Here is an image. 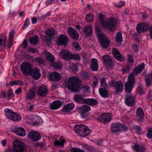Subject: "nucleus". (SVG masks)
<instances>
[{
  "label": "nucleus",
  "mask_w": 152,
  "mask_h": 152,
  "mask_svg": "<svg viewBox=\"0 0 152 152\" xmlns=\"http://www.w3.org/2000/svg\"><path fill=\"white\" fill-rule=\"evenodd\" d=\"M82 82V80L78 77H71L68 80L67 88L73 92H79L81 90L85 94L88 93L90 90L89 86L86 84L81 85Z\"/></svg>",
  "instance_id": "nucleus-1"
},
{
  "label": "nucleus",
  "mask_w": 152,
  "mask_h": 152,
  "mask_svg": "<svg viewBox=\"0 0 152 152\" xmlns=\"http://www.w3.org/2000/svg\"><path fill=\"white\" fill-rule=\"evenodd\" d=\"M74 130L81 136L85 137L91 132L87 127L83 125H77L74 128Z\"/></svg>",
  "instance_id": "nucleus-2"
},
{
  "label": "nucleus",
  "mask_w": 152,
  "mask_h": 152,
  "mask_svg": "<svg viewBox=\"0 0 152 152\" xmlns=\"http://www.w3.org/2000/svg\"><path fill=\"white\" fill-rule=\"evenodd\" d=\"M26 151V147L24 143L18 140L13 142L12 147L13 152H25Z\"/></svg>",
  "instance_id": "nucleus-3"
},
{
  "label": "nucleus",
  "mask_w": 152,
  "mask_h": 152,
  "mask_svg": "<svg viewBox=\"0 0 152 152\" xmlns=\"http://www.w3.org/2000/svg\"><path fill=\"white\" fill-rule=\"evenodd\" d=\"M117 20L113 18H110L107 20L105 23V26L107 30L109 31H114L116 27Z\"/></svg>",
  "instance_id": "nucleus-4"
},
{
  "label": "nucleus",
  "mask_w": 152,
  "mask_h": 152,
  "mask_svg": "<svg viewBox=\"0 0 152 152\" xmlns=\"http://www.w3.org/2000/svg\"><path fill=\"white\" fill-rule=\"evenodd\" d=\"M21 70L23 74L29 75L32 69V66L29 63L23 62L20 66Z\"/></svg>",
  "instance_id": "nucleus-5"
},
{
  "label": "nucleus",
  "mask_w": 152,
  "mask_h": 152,
  "mask_svg": "<svg viewBox=\"0 0 152 152\" xmlns=\"http://www.w3.org/2000/svg\"><path fill=\"white\" fill-rule=\"evenodd\" d=\"M111 83L112 86L115 88V94L123 92L124 88V84L121 81H118L115 83L112 82H111Z\"/></svg>",
  "instance_id": "nucleus-6"
},
{
  "label": "nucleus",
  "mask_w": 152,
  "mask_h": 152,
  "mask_svg": "<svg viewBox=\"0 0 152 152\" xmlns=\"http://www.w3.org/2000/svg\"><path fill=\"white\" fill-rule=\"evenodd\" d=\"M28 136L30 139L34 142H36L40 140L41 138L40 134L34 130L30 131L28 134Z\"/></svg>",
  "instance_id": "nucleus-7"
},
{
  "label": "nucleus",
  "mask_w": 152,
  "mask_h": 152,
  "mask_svg": "<svg viewBox=\"0 0 152 152\" xmlns=\"http://www.w3.org/2000/svg\"><path fill=\"white\" fill-rule=\"evenodd\" d=\"M48 93V89L46 86L43 85L39 87L37 91V94L39 97H44Z\"/></svg>",
  "instance_id": "nucleus-8"
},
{
  "label": "nucleus",
  "mask_w": 152,
  "mask_h": 152,
  "mask_svg": "<svg viewBox=\"0 0 152 152\" xmlns=\"http://www.w3.org/2000/svg\"><path fill=\"white\" fill-rule=\"evenodd\" d=\"M102 47L104 48H107L109 46L110 42V39L105 35L100 37L98 38Z\"/></svg>",
  "instance_id": "nucleus-9"
},
{
  "label": "nucleus",
  "mask_w": 152,
  "mask_h": 152,
  "mask_svg": "<svg viewBox=\"0 0 152 152\" xmlns=\"http://www.w3.org/2000/svg\"><path fill=\"white\" fill-rule=\"evenodd\" d=\"M112 118L111 115L110 114L105 113L98 117V119L100 122L105 124L110 121Z\"/></svg>",
  "instance_id": "nucleus-10"
},
{
  "label": "nucleus",
  "mask_w": 152,
  "mask_h": 152,
  "mask_svg": "<svg viewBox=\"0 0 152 152\" xmlns=\"http://www.w3.org/2000/svg\"><path fill=\"white\" fill-rule=\"evenodd\" d=\"M125 102L128 106L133 107L135 104V99L132 95H127L125 98Z\"/></svg>",
  "instance_id": "nucleus-11"
},
{
  "label": "nucleus",
  "mask_w": 152,
  "mask_h": 152,
  "mask_svg": "<svg viewBox=\"0 0 152 152\" xmlns=\"http://www.w3.org/2000/svg\"><path fill=\"white\" fill-rule=\"evenodd\" d=\"M68 42V37L65 35L62 34L59 36L57 44L58 45L61 46L63 45H66Z\"/></svg>",
  "instance_id": "nucleus-12"
},
{
  "label": "nucleus",
  "mask_w": 152,
  "mask_h": 152,
  "mask_svg": "<svg viewBox=\"0 0 152 152\" xmlns=\"http://www.w3.org/2000/svg\"><path fill=\"white\" fill-rule=\"evenodd\" d=\"M68 32L71 37L74 40L77 39L79 37L78 31L75 29L69 27L67 30Z\"/></svg>",
  "instance_id": "nucleus-13"
},
{
  "label": "nucleus",
  "mask_w": 152,
  "mask_h": 152,
  "mask_svg": "<svg viewBox=\"0 0 152 152\" xmlns=\"http://www.w3.org/2000/svg\"><path fill=\"white\" fill-rule=\"evenodd\" d=\"M112 53L115 59L121 61H124V57L121 54L118 50L116 48H113L112 49Z\"/></svg>",
  "instance_id": "nucleus-14"
},
{
  "label": "nucleus",
  "mask_w": 152,
  "mask_h": 152,
  "mask_svg": "<svg viewBox=\"0 0 152 152\" xmlns=\"http://www.w3.org/2000/svg\"><path fill=\"white\" fill-rule=\"evenodd\" d=\"M136 29L139 33L141 34L147 31L148 29V26L146 23L138 24L137 25Z\"/></svg>",
  "instance_id": "nucleus-15"
},
{
  "label": "nucleus",
  "mask_w": 152,
  "mask_h": 152,
  "mask_svg": "<svg viewBox=\"0 0 152 152\" xmlns=\"http://www.w3.org/2000/svg\"><path fill=\"white\" fill-rule=\"evenodd\" d=\"M71 52L68 50L62 49L58 53L61 58L66 60H69Z\"/></svg>",
  "instance_id": "nucleus-16"
},
{
  "label": "nucleus",
  "mask_w": 152,
  "mask_h": 152,
  "mask_svg": "<svg viewBox=\"0 0 152 152\" xmlns=\"http://www.w3.org/2000/svg\"><path fill=\"white\" fill-rule=\"evenodd\" d=\"M29 75H31L32 77L35 80L39 79L41 76L40 70L37 68H32Z\"/></svg>",
  "instance_id": "nucleus-17"
},
{
  "label": "nucleus",
  "mask_w": 152,
  "mask_h": 152,
  "mask_svg": "<svg viewBox=\"0 0 152 152\" xmlns=\"http://www.w3.org/2000/svg\"><path fill=\"white\" fill-rule=\"evenodd\" d=\"M12 130L13 132L20 136L23 137L26 135V132L22 127L15 128Z\"/></svg>",
  "instance_id": "nucleus-18"
},
{
  "label": "nucleus",
  "mask_w": 152,
  "mask_h": 152,
  "mask_svg": "<svg viewBox=\"0 0 152 152\" xmlns=\"http://www.w3.org/2000/svg\"><path fill=\"white\" fill-rule=\"evenodd\" d=\"M110 129L112 132L115 133L121 131V124L119 123H115L111 124Z\"/></svg>",
  "instance_id": "nucleus-19"
},
{
  "label": "nucleus",
  "mask_w": 152,
  "mask_h": 152,
  "mask_svg": "<svg viewBox=\"0 0 152 152\" xmlns=\"http://www.w3.org/2000/svg\"><path fill=\"white\" fill-rule=\"evenodd\" d=\"M136 116L139 121L140 122L142 121V120L144 116V114L141 107H139L137 109Z\"/></svg>",
  "instance_id": "nucleus-20"
},
{
  "label": "nucleus",
  "mask_w": 152,
  "mask_h": 152,
  "mask_svg": "<svg viewBox=\"0 0 152 152\" xmlns=\"http://www.w3.org/2000/svg\"><path fill=\"white\" fill-rule=\"evenodd\" d=\"M49 78L50 80L58 81L61 80V75L58 72H55L50 74Z\"/></svg>",
  "instance_id": "nucleus-21"
},
{
  "label": "nucleus",
  "mask_w": 152,
  "mask_h": 152,
  "mask_svg": "<svg viewBox=\"0 0 152 152\" xmlns=\"http://www.w3.org/2000/svg\"><path fill=\"white\" fill-rule=\"evenodd\" d=\"M6 37L4 34L0 35V50L4 49L6 45Z\"/></svg>",
  "instance_id": "nucleus-22"
},
{
  "label": "nucleus",
  "mask_w": 152,
  "mask_h": 152,
  "mask_svg": "<svg viewBox=\"0 0 152 152\" xmlns=\"http://www.w3.org/2000/svg\"><path fill=\"white\" fill-rule=\"evenodd\" d=\"M91 69L94 71H97L98 69V65L96 59L93 58L91 60Z\"/></svg>",
  "instance_id": "nucleus-23"
},
{
  "label": "nucleus",
  "mask_w": 152,
  "mask_h": 152,
  "mask_svg": "<svg viewBox=\"0 0 152 152\" xmlns=\"http://www.w3.org/2000/svg\"><path fill=\"white\" fill-rule=\"evenodd\" d=\"M62 102L59 100L53 102L50 105V108L53 110H56L61 106Z\"/></svg>",
  "instance_id": "nucleus-24"
},
{
  "label": "nucleus",
  "mask_w": 152,
  "mask_h": 152,
  "mask_svg": "<svg viewBox=\"0 0 152 152\" xmlns=\"http://www.w3.org/2000/svg\"><path fill=\"white\" fill-rule=\"evenodd\" d=\"M132 148L136 151L137 152H144L145 150L144 145L136 144L133 145Z\"/></svg>",
  "instance_id": "nucleus-25"
},
{
  "label": "nucleus",
  "mask_w": 152,
  "mask_h": 152,
  "mask_svg": "<svg viewBox=\"0 0 152 152\" xmlns=\"http://www.w3.org/2000/svg\"><path fill=\"white\" fill-rule=\"evenodd\" d=\"M86 99L79 94H76L74 97V99L76 102L81 104H85Z\"/></svg>",
  "instance_id": "nucleus-26"
},
{
  "label": "nucleus",
  "mask_w": 152,
  "mask_h": 152,
  "mask_svg": "<svg viewBox=\"0 0 152 152\" xmlns=\"http://www.w3.org/2000/svg\"><path fill=\"white\" fill-rule=\"evenodd\" d=\"M36 93L33 89L29 90L28 93L26 94V99H29L32 100L35 96Z\"/></svg>",
  "instance_id": "nucleus-27"
},
{
  "label": "nucleus",
  "mask_w": 152,
  "mask_h": 152,
  "mask_svg": "<svg viewBox=\"0 0 152 152\" xmlns=\"http://www.w3.org/2000/svg\"><path fill=\"white\" fill-rule=\"evenodd\" d=\"M99 92L100 96L103 98H107L108 96V91L105 88H100Z\"/></svg>",
  "instance_id": "nucleus-28"
},
{
  "label": "nucleus",
  "mask_w": 152,
  "mask_h": 152,
  "mask_svg": "<svg viewBox=\"0 0 152 152\" xmlns=\"http://www.w3.org/2000/svg\"><path fill=\"white\" fill-rule=\"evenodd\" d=\"M74 107V104L72 103L66 104L63 108V111L65 112H69L73 110Z\"/></svg>",
  "instance_id": "nucleus-29"
},
{
  "label": "nucleus",
  "mask_w": 152,
  "mask_h": 152,
  "mask_svg": "<svg viewBox=\"0 0 152 152\" xmlns=\"http://www.w3.org/2000/svg\"><path fill=\"white\" fill-rule=\"evenodd\" d=\"M91 107L88 105L84 104L80 107L79 110L81 113L84 114L89 111L91 110Z\"/></svg>",
  "instance_id": "nucleus-30"
},
{
  "label": "nucleus",
  "mask_w": 152,
  "mask_h": 152,
  "mask_svg": "<svg viewBox=\"0 0 152 152\" xmlns=\"http://www.w3.org/2000/svg\"><path fill=\"white\" fill-rule=\"evenodd\" d=\"M134 84L127 82L125 84V89L126 92L130 93L132 91Z\"/></svg>",
  "instance_id": "nucleus-31"
},
{
  "label": "nucleus",
  "mask_w": 152,
  "mask_h": 152,
  "mask_svg": "<svg viewBox=\"0 0 152 152\" xmlns=\"http://www.w3.org/2000/svg\"><path fill=\"white\" fill-rule=\"evenodd\" d=\"M83 32L88 36H90L92 34V27L89 25H86L84 27Z\"/></svg>",
  "instance_id": "nucleus-32"
},
{
  "label": "nucleus",
  "mask_w": 152,
  "mask_h": 152,
  "mask_svg": "<svg viewBox=\"0 0 152 152\" xmlns=\"http://www.w3.org/2000/svg\"><path fill=\"white\" fill-rule=\"evenodd\" d=\"M145 66V64L144 63H142L141 65L137 66L133 71L134 73L137 74L140 73L143 70Z\"/></svg>",
  "instance_id": "nucleus-33"
},
{
  "label": "nucleus",
  "mask_w": 152,
  "mask_h": 152,
  "mask_svg": "<svg viewBox=\"0 0 152 152\" xmlns=\"http://www.w3.org/2000/svg\"><path fill=\"white\" fill-rule=\"evenodd\" d=\"M79 75L80 78L85 80H88L90 77V74L86 71L80 72Z\"/></svg>",
  "instance_id": "nucleus-34"
},
{
  "label": "nucleus",
  "mask_w": 152,
  "mask_h": 152,
  "mask_svg": "<svg viewBox=\"0 0 152 152\" xmlns=\"http://www.w3.org/2000/svg\"><path fill=\"white\" fill-rule=\"evenodd\" d=\"M45 57L47 60L51 62L54 61L55 57L53 55L47 51H45Z\"/></svg>",
  "instance_id": "nucleus-35"
},
{
  "label": "nucleus",
  "mask_w": 152,
  "mask_h": 152,
  "mask_svg": "<svg viewBox=\"0 0 152 152\" xmlns=\"http://www.w3.org/2000/svg\"><path fill=\"white\" fill-rule=\"evenodd\" d=\"M98 103V101L94 99H86L85 104L94 105H96Z\"/></svg>",
  "instance_id": "nucleus-36"
},
{
  "label": "nucleus",
  "mask_w": 152,
  "mask_h": 152,
  "mask_svg": "<svg viewBox=\"0 0 152 152\" xmlns=\"http://www.w3.org/2000/svg\"><path fill=\"white\" fill-rule=\"evenodd\" d=\"M38 37L36 35L34 37H31L29 40V42L31 44L37 45L38 41Z\"/></svg>",
  "instance_id": "nucleus-37"
},
{
  "label": "nucleus",
  "mask_w": 152,
  "mask_h": 152,
  "mask_svg": "<svg viewBox=\"0 0 152 152\" xmlns=\"http://www.w3.org/2000/svg\"><path fill=\"white\" fill-rule=\"evenodd\" d=\"M60 141L56 140L54 142V145L55 146H56L62 145V147L64 146V144L65 142V140L62 137L60 138Z\"/></svg>",
  "instance_id": "nucleus-38"
},
{
  "label": "nucleus",
  "mask_w": 152,
  "mask_h": 152,
  "mask_svg": "<svg viewBox=\"0 0 152 152\" xmlns=\"http://www.w3.org/2000/svg\"><path fill=\"white\" fill-rule=\"evenodd\" d=\"M10 119L15 121H20L21 119V116L16 112H14L13 115Z\"/></svg>",
  "instance_id": "nucleus-39"
},
{
  "label": "nucleus",
  "mask_w": 152,
  "mask_h": 152,
  "mask_svg": "<svg viewBox=\"0 0 152 152\" xmlns=\"http://www.w3.org/2000/svg\"><path fill=\"white\" fill-rule=\"evenodd\" d=\"M146 85L149 87L152 83V73L148 74L145 78Z\"/></svg>",
  "instance_id": "nucleus-40"
},
{
  "label": "nucleus",
  "mask_w": 152,
  "mask_h": 152,
  "mask_svg": "<svg viewBox=\"0 0 152 152\" xmlns=\"http://www.w3.org/2000/svg\"><path fill=\"white\" fill-rule=\"evenodd\" d=\"M95 28L96 30V33L98 36V38H100V37H102L104 36V35L102 33V31L101 29L99 27L98 25H95Z\"/></svg>",
  "instance_id": "nucleus-41"
},
{
  "label": "nucleus",
  "mask_w": 152,
  "mask_h": 152,
  "mask_svg": "<svg viewBox=\"0 0 152 152\" xmlns=\"http://www.w3.org/2000/svg\"><path fill=\"white\" fill-rule=\"evenodd\" d=\"M115 39L117 42L121 43L123 41L122 33L120 32H117L115 36Z\"/></svg>",
  "instance_id": "nucleus-42"
},
{
  "label": "nucleus",
  "mask_w": 152,
  "mask_h": 152,
  "mask_svg": "<svg viewBox=\"0 0 152 152\" xmlns=\"http://www.w3.org/2000/svg\"><path fill=\"white\" fill-rule=\"evenodd\" d=\"M4 112L6 117L9 119L11 117L14 112L12 110L8 108H6L4 110Z\"/></svg>",
  "instance_id": "nucleus-43"
},
{
  "label": "nucleus",
  "mask_w": 152,
  "mask_h": 152,
  "mask_svg": "<svg viewBox=\"0 0 152 152\" xmlns=\"http://www.w3.org/2000/svg\"><path fill=\"white\" fill-rule=\"evenodd\" d=\"M99 22L101 23V24L103 26H105L106 22L105 20V16L102 13L99 14Z\"/></svg>",
  "instance_id": "nucleus-44"
},
{
  "label": "nucleus",
  "mask_w": 152,
  "mask_h": 152,
  "mask_svg": "<svg viewBox=\"0 0 152 152\" xmlns=\"http://www.w3.org/2000/svg\"><path fill=\"white\" fill-rule=\"evenodd\" d=\"M130 83L134 84L135 82V77L132 73H131L128 76V80L127 81Z\"/></svg>",
  "instance_id": "nucleus-45"
},
{
  "label": "nucleus",
  "mask_w": 152,
  "mask_h": 152,
  "mask_svg": "<svg viewBox=\"0 0 152 152\" xmlns=\"http://www.w3.org/2000/svg\"><path fill=\"white\" fill-rule=\"evenodd\" d=\"M86 16V20L87 22L90 23L93 21L94 15L92 14L89 13L88 14H87Z\"/></svg>",
  "instance_id": "nucleus-46"
},
{
  "label": "nucleus",
  "mask_w": 152,
  "mask_h": 152,
  "mask_svg": "<svg viewBox=\"0 0 152 152\" xmlns=\"http://www.w3.org/2000/svg\"><path fill=\"white\" fill-rule=\"evenodd\" d=\"M45 32L47 35L54 38L55 32L53 29H48L45 31Z\"/></svg>",
  "instance_id": "nucleus-47"
},
{
  "label": "nucleus",
  "mask_w": 152,
  "mask_h": 152,
  "mask_svg": "<svg viewBox=\"0 0 152 152\" xmlns=\"http://www.w3.org/2000/svg\"><path fill=\"white\" fill-rule=\"evenodd\" d=\"M52 66V67L55 69H60L62 68V63L60 62L55 63L53 64Z\"/></svg>",
  "instance_id": "nucleus-48"
},
{
  "label": "nucleus",
  "mask_w": 152,
  "mask_h": 152,
  "mask_svg": "<svg viewBox=\"0 0 152 152\" xmlns=\"http://www.w3.org/2000/svg\"><path fill=\"white\" fill-rule=\"evenodd\" d=\"M101 83V86L102 88H106L108 87V85L106 83L105 78H102L100 79Z\"/></svg>",
  "instance_id": "nucleus-49"
},
{
  "label": "nucleus",
  "mask_w": 152,
  "mask_h": 152,
  "mask_svg": "<svg viewBox=\"0 0 152 152\" xmlns=\"http://www.w3.org/2000/svg\"><path fill=\"white\" fill-rule=\"evenodd\" d=\"M70 55V57L69 58V60L71 59H75L76 60H80V56L78 55H76L72 54L71 52Z\"/></svg>",
  "instance_id": "nucleus-50"
},
{
  "label": "nucleus",
  "mask_w": 152,
  "mask_h": 152,
  "mask_svg": "<svg viewBox=\"0 0 152 152\" xmlns=\"http://www.w3.org/2000/svg\"><path fill=\"white\" fill-rule=\"evenodd\" d=\"M84 149H86L89 152H94L95 149L90 145L85 144L83 145Z\"/></svg>",
  "instance_id": "nucleus-51"
},
{
  "label": "nucleus",
  "mask_w": 152,
  "mask_h": 152,
  "mask_svg": "<svg viewBox=\"0 0 152 152\" xmlns=\"http://www.w3.org/2000/svg\"><path fill=\"white\" fill-rule=\"evenodd\" d=\"M53 38V37L48 35L46 36L45 37V43L47 44L48 43L49 45H50L51 43V41Z\"/></svg>",
  "instance_id": "nucleus-52"
},
{
  "label": "nucleus",
  "mask_w": 152,
  "mask_h": 152,
  "mask_svg": "<svg viewBox=\"0 0 152 152\" xmlns=\"http://www.w3.org/2000/svg\"><path fill=\"white\" fill-rule=\"evenodd\" d=\"M73 46L75 50L77 51H80L81 49V46L78 43H74Z\"/></svg>",
  "instance_id": "nucleus-53"
},
{
  "label": "nucleus",
  "mask_w": 152,
  "mask_h": 152,
  "mask_svg": "<svg viewBox=\"0 0 152 152\" xmlns=\"http://www.w3.org/2000/svg\"><path fill=\"white\" fill-rule=\"evenodd\" d=\"M71 152H86L80 148H73L71 149Z\"/></svg>",
  "instance_id": "nucleus-54"
},
{
  "label": "nucleus",
  "mask_w": 152,
  "mask_h": 152,
  "mask_svg": "<svg viewBox=\"0 0 152 152\" xmlns=\"http://www.w3.org/2000/svg\"><path fill=\"white\" fill-rule=\"evenodd\" d=\"M147 136L149 138H152V128H150L148 129L147 134Z\"/></svg>",
  "instance_id": "nucleus-55"
},
{
  "label": "nucleus",
  "mask_w": 152,
  "mask_h": 152,
  "mask_svg": "<svg viewBox=\"0 0 152 152\" xmlns=\"http://www.w3.org/2000/svg\"><path fill=\"white\" fill-rule=\"evenodd\" d=\"M107 66L109 68H111L113 66V62L112 59H110L106 63Z\"/></svg>",
  "instance_id": "nucleus-56"
},
{
  "label": "nucleus",
  "mask_w": 152,
  "mask_h": 152,
  "mask_svg": "<svg viewBox=\"0 0 152 152\" xmlns=\"http://www.w3.org/2000/svg\"><path fill=\"white\" fill-rule=\"evenodd\" d=\"M59 84L56 83H53L51 87V90L53 91L56 90L59 87Z\"/></svg>",
  "instance_id": "nucleus-57"
},
{
  "label": "nucleus",
  "mask_w": 152,
  "mask_h": 152,
  "mask_svg": "<svg viewBox=\"0 0 152 152\" xmlns=\"http://www.w3.org/2000/svg\"><path fill=\"white\" fill-rule=\"evenodd\" d=\"M98 80L96 77L95 76L93 82V86L95 88L96 87L97 85L98 84Z\"/></svg>",
  "instance_id": "nucleus-58"
},
{
  "label": "nucleus",
  "mask_w": 152,
  "mask_h": 152,
  "mask_svg": "<svg viewBox=\"0 0 152 152\" xmlns=\"http://www.w3.org/2000/svg\"><path fill=\"white\" fill-rule=\"evenodd\" d=\"M102 58L105 63H106L109 60H110V59H111L109 56L107 55L102 56Z\"/></svg>",
  "instance_id": "nucleus-59"
},
{
  "label": "nucleus",
  "mask_w": 152,
  "mask_h": 152,
  "mask_svg": "<svg viewBox=\"0 0 152 152\" xmlns=\"http://www.w3.org/2000/svg\"><path fill=\"white\" fill-rule=\"evenodd\" d=\"M128 127L124 124H121V130L127 131L128 130Z\"/></svg>",
  "instance_id": "nucleus-60"
},
{
  "label": "nucleus",
  "mask_w": 152,
  "mask_h": 152,
  "mask_svg": "<svg viewBox=\"0 0 152 152\" xmlns=\"http://www.w3.org/2000/svg\"><path fill=\"white\" fill-rule=\"evenodd\" d=\"M36 61L40 64H44V59L40 57L37 58L36 59Z\"/></svg>",
  "instance_id": "nucleus-61"
},
{
  "label": "nucleus",
  "mask_w": 152,
  "mask_h": 152,
  "mask_svg": "<svg viewBox=\"0 0 152 152\" xmlns=\"http://www.w3.org/2000/svg\"><path fill=\"white\" fill-rule=\"evenodd\" d=\"M128 60L130 63H132L134 61V59L132 56L131 55H129L128 56Z\"/></svg>",
  "instance_id": "nucleus-62"
},
{
  "label": "nucleus",
  "mask_w": 152,
  "mask_h": 152,
  "mask_svg": "<svg viewBox=\"0 0 152 152\" xmlns=\"http://www.w3.org/2000/svg\"><path fill=\"white\" fill-rule=\"evenodd\" d=\"M29 24V20L28 19H27L25 21L24 26V27H23V29L27 28L28 27V26Z\"/></svg>",
  "instance_id": "nucleus-63"
},
{
  "label": "nucleus",
  "mask_w": 152,
  "mask_h": 152,
  "mask_svg": "<svg viewBox=\"0 0 152 152\" xmlns=\"http://www.w3.org/2000/svg\"><path fill=\"white\" fill-rule=\"evenodd\" d=\"M27 42L26 39H25L23 42L22 45L24 48H26L27 46Z\"/></svg>",
  "instance_id": "nucleus-64"
}]
</instances>
